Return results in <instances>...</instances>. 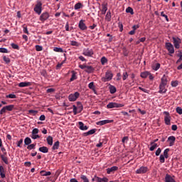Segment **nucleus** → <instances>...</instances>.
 <instances>
[{
	"label": "nucleus",
	"instance_id": "3",
	"mask_svg": "<svg viewBox=\"0 0 182 182\" xmlns=\"http://www.w3.org/2000/svg\"><path fill=\"white\" fill-rule=\"evenodd\" d=\"M33 11L37 14V15H41L42 14V2L38 1L36 4Z\"/></svg>",
	"mask_w": 182,
	"mask_h": 182
},
{
	"label": "nucleus",
	"instance_id": "50",
	"mask_svg": "<svg viewBox=\"0 0 182 182\" xmlns=\"http://www.w3.org/2000/svg\"><path fill=\"white\" fill-rule=\"evenodd\" d=\"M40 137L41 136L38 134H31V139H33V140H36V139H39Z\"/></svg>",
	"mask_w": 182,
	"mask_h": 182
},
{
	"label": "nucleus",
	"instance_id": "45",
	"mask_svg": "<svg viewBox=\"0 0 182 182\" xmlns=\"http://www.w3.org/2000/svg\"><path fill=\"white\" fill-rule=\"evenodd\" d=\"M36 50H37V52H41V51L43 50V47H42V46L36 45Z\"/></svg>",
	"mask_w": 182,
	"mask_h": 182
},
{
	"label": "nucleus",
	"instance_id": "6",
	"mask_svg": "<svg viewBox=\"0 0 182 182\" xmlns=\"http://www.w3.org/2000/svg\"><path fill=\"white\" fill-rule=\"evenodd\" d=\"M124 107V105L119 104V103H117V102H109L107 105V109H114V107L119 108V107Z\"/></svg>",
	"mask_w": 182,
	"mask_h": 182
},
{
	"label": "nucleus",
	"instance_id": "56",
	"mask_svg": "<svg viewBox=\"0 0 182 182\" xmlns=\"http://www.w3.org/2000/svg\"><path fill=\"white\" fill-rule=\"evenodd\" d=\"M127 77H129V74H127V72L124 73L122 80H126V79H127Z\"/></svg>",
	"mask_w": 182,
	"mask_h": 182
},
{
	"label": "nucleus",
	"instance_id": "11",
	"mask_svg": "<svg viewBox=\"0 0 182 182\" xmlns=\"http://www.w3.org/2000/svg\"><path fill=\"white\" fill-rule=\"evenodd\" d=\"M108 123H113V119H105L96 122L97 126H105V124H108Z\"/></svg>",
	"mask_w": 182,
	"mask_h": 182
},
{
	"label": "nucleus",
	"instance_id": "55",
	"mask_svg": "<svg viewBox=\"0 0 182 182\" xmlns=\"http://www.w3.org/2000/svg\"><path fill=\"white\" fill-rule=\"evenodd\" d=\"M161 16H163L164 18H165L166 21L168 22V17L167 16V15L164 14V11L161 12Z\"/></svg>",
	"mask_w": 182,
	"mask_h": 182
},
{
	"label": "nucleus",
	"instance_id": "27",
	"mask_svg": "<svg viewBox=\"0 0 182 182\" xmlns=\"http://www.w3.org/2000/svg\"><path fill=\"white\" fill-rule=\"evenodd\" d=\"M105 19L106 21H107L108 22H110L111 19H112V13L110 12V11H108L106 16H105Z\"/></svg>",
	"mask_w": 182,
	"mask_h": 182
},
{
	"label": "nucleus",
	"instance_id": "47",
	"mask_svg": "<svg viewBox=\"0 0 182 182\" xmlns=\"http://www.w3.org/2000/svg\"><path fill=\"white\" fill-rule=\"evenodd\" d=\"M152 68L154 70H159L160 69V63L155 64Z\"/></svg>",
	"mask_w": 182,
	"mask_h": 182
},
{
	"label": "nucleus",
	"instance_id": "33",
	"mask_svg": "<svg viewBox=\"0 0 182 182\" xmlns=\"http://www.w3.org/2000/svg\"><path fill=\"white\" fill-rule=\"evenodd\" d=\"M116 91H117L116 87H114L113 85L109 86V92H110L111 95L116 93Z\"/></svg>",
	"mask_w": 182,
	"mask_h": 182
},
{
	"label": "nucleus",
	"instance_id": "41",
	"mask_svg": "<svg viewBox=\"0 0 182 182\" xmlns=\"http://www.w3.org/2000/svg\"><path fill=\"white\" fill-rule=\"evenodd\" d=\"M5 107L7 109V112H12L14 110V105H12L5 106Z\"/></svg>",
	"mask_w": 182,
	"mask_h": 182
},
{
	"label": "nucleus",
	"instance_id": "40",
	"mask_svg": "<svg viewBox=\"0 0 182 182\" xmlns=\"http://www.w3.org/2000/svg\"><path fill=\"white\" fill-rule=\"evenodd\" d=\"M168 151H170V149H166L164 151V156H165V159H167L168 157Z\"/></svg>",
	"mask_w": 182,
	"mask_h": 182
},
{
	"label": "nucleus",
	"instance_id": "43",
	"mask_svg": "<svg viewBox=\"0 0 182 182\" xmlns=\"http://www.w3.org/2000/svg\"><path fill=\"white\" fill-rule=\"evenodd\" d=\"M0 53H9V50L5 48H0Z\"/></svg>",
	"mask_w": 182,
	"mask_h": 182
},
{
	"label": "nucleus",
	"instance_id": "58",
	"mask_svg": "<svg viewBox=\"0 0 182 182\" xmlns=\"http://www.w3.org/2000/svg\"><path fill=\"white\" fill-rule=\"evenodd\" d=\"M176 113H178V114H182V109L181 107H176Z\"/></svg>",
	"mask_w": 182,
	"mask_h": 182
},
{
	"label": "nucleus",
	"instance_id": "37",
	"mask_svg": "<svg viewBox=\"0 0 182 182\" xmlns=\"http://www.w3.org/2000/svg\"><path fill=\"white\" fill-rule=\"evenodd\" d=\"M59 141H57L56 142L54 143L53 146V150H58V149H59Z\"/></svg>",
	"mask_w": 182,
	"mask_h": 182
},
{
	"label": "nucleus",
	"instance_id": "34",
	"mask_svg": "<svg viewBox=\"0 0 182 182\" xmlns=\"http://www.w3.org/2000/svg\"><path fill=\"white\" fill-rule=\"evenodd\" d=\"M97 178V182H108L109 181V178H107V177H104V178Z\"/></svg>",
	"mask_w": 182,
	"mask_h": 182
},
{
	"label": "nucleus",
	"instance_id": "5",
	"mask_svg": "<svg viewBox=\"0 0 182 182\" xmlns=\"http://www.w3.org/2000/svg\"><path fill=\"white\" fill-rule=\"evenodd\" d=\"M78 106L77 107L76 105H73V113L75 115L77 114V113H80V112H82V110H83V105H82V104L80 102H78Z\"/></svg>",
	"mask_w": 182,
	"mask_h": 182
},
{
	"label": "nucleus",
	"instance_id": "15",
	"mask_svg": "<svg viewBox=\"0 0 182 182\" xmlns=\"http://www.w3.org/2000/svg\"><path fill=\"white\" fill-rule=\"evenodd\" d=\"M119 170V167L117 166H112L111 168H107V174H111V173H114V171H117Z\"/></svg>",
	"mask_w": 182,
	"mask_h": 182
},
{
	"label": "nucleus",
	"instance_id": "60",
	"mask_svg": "<svg viewBox=\"0 0 182 182\" xmlns=\"http://www.w3.org/2000/svg\"><path fill=\"white\" fill-rule=\"evenodd\" d=\"M178 56L179 57V59L176 61V63H180V62L182 60V53L181 52Z\"/></svg>",
	"mask_w": 182,
	"mask_h": 182
},
{
	"label": "nucleus",
	"instance_id": "9",
	"mask_svg": "<svg viewBox=\"0 0 182 182\" xmlns=\"http://www.w3.org/2000/svg\"><path fill=\"white\" fill-rule=\"evenodd\" d=\"M173 45L176 48V49H180V43H181V39L179 38H175L173 37Z\"/></svg>",
	"mask_w": 182,
	"mask_h": 182
},
{
	"label": "nucleus",
	"instance_id": "57",
	"mask_svg": "<svg viewBox=\"0 0 182 182\" xmlns=\"http://www.w3.org/2000/svg\"><path fill=\"white\" fill-rule=\"evenodd\" d=\"M11 48H13V49H19V46H18V44H15V43H11Z\"/></svg>",
	"mask_w": 182,
	"mask_h": 182
},
{
	"label": "nucleus",
	"instance_id": "23",
	"mask_svg": "<svg viewBox=\"0 0 182 182\" xmlns=\"http://www.w3.org/2000/svg\"><path fill=\"white\" fill-rule=\"evenodd\" d=\"M157 149V144L151 142V147L149 148L150 151H154Z\"/></svg>",
	"mask_w": 182,
	"mask_h": 182
},
{
	"label": "nucleus",
	"instance_id": "62",
	"mask_svg": "<svg viewBox=\"0 0 182 182\" xmlns=\"http://www.w3.org/2000/svg\"><path fill=\"white\" fill-rule=\"evenodd\" d=\"M23 143V139H21L17 143V147H22L21 144Z\"/></svg>",
	"mask_w": 182,
	"mask_h": 182
},
{
	"label": "nucleus",
	"instance_id": "39",
	"mask_svg": "<svg viewBox=\"0 0 182 182\" xmlns=\"http://www.w3.org/2000/svg\"><path fill=\"white\" fill-rule=\"evenodd\" d=\"M127 14H131V15H133L134 12L133 11V9L132 7H128L126 9Z\"/></svg>",
	"mask_w": 182,
	"mask_h": 182
},
{
	"label": "nucleus",
	"instance_id": "22",
	"mask_svg": "<svg viewBox=\"0 0 182 182\" xmlns=\"http://www.w3.org/2000/svg\"><path fill=\"white\" fill-rule=\"evenodd\" d=\"M88 87H89V89H91V90H92L94 92V93H96V88L95 87V82H90V84L88 85Z\"/></svg>",
	"mask_w": 182,
	"mask_h": 182
},
{
	"label": "nucleus",
	"instance_id": "25",
	"mask_svg": "<svg viewBox=\"0 0 182 182\" xmlns=\"http://www.w3.org/2000/svg\"><path fill=\"white\" fill-rule=\"evenodd\" d=\"M38 150L41 153H48V151H49V149H48L46 146H41L38 149Z\"/></svg>",
	"mask_w": 182,
	"mask_h": 182
},
{
	"label": "nucleus",
	"instance_id": "48",
	"mask_svg": "<svg viewBox=\"0 0 182 182\" xmlns=\"http://www.w3.org/2000/svg\"><path fill=\"white\" fill-rule=\"evenodd\" d=\"M171 85L172 87H177L178 86V81H172Z\"/></svg>",
	"mask_w": 182,
	"mask_h": 182
},
{
	"label": "nucleus",
	"instance_id": "24",
	"mask_svg": "<svg viewBox=\"0 0 182 182\" xmlns=\"http://www.w3.org/2000/svg\"><path fill=\"white\" fill-rule=\"evenodd\" d=\"M161 84L167 85V75H164L161 80Z\"/></svg>",
	"mask_w": 182,
	"mask_h": 182
},
{
	"label": "nucleus",
	"instance_id": "29",
	"mask_svg": "<svg viewBox=\"0 0 182 182\" xmlns=\"http://www.w3.org/2000/svg\"><path fill=\"white\" fill-rule=\"evenodd\" d=\"M85 72L87 73H92V72H93V70H95V69H93V67L92 66H89V65H87V67L85 68Z\"/></svg>",
	"mask_w": 182,
	"mask_h": 182
},
{
	"label": "nucleus",
	"instance_id": "10",
	"mask_svg": "<svg viewBox=\"0 0 182 182\" xmlns=\"http://www.w3.org/2000/svg\"><path fill=\"white\" fill-rule=\"evenodd\" d=\"M82 54L84 56L92 57L93 56V50L89 48L84 49Z\"/></svg>",
	"mask_w": 182,
	"mask_h": 182
},
{
	"label": "nucleus",
	"instance_id": "64",
	"mask_svg": "<svg viewBox=\"0 0 182 182\" xmlns=\"http://www.w3.org/2000/svg\"><path fill=\"white\" fill-rule=\"evenodd\" d=\"M161 149L159 148V149L156 150L155 154H156V156H160V154H161Z\"/></svg>",
	"mask_w": 182,
	"mask_h": 182
},
{
	"label": "nucleus",
	"instance_id": "2",
	"mask_svg": "<svg viewBox=\"0 0 182 182\" xmlns=\"http://www.w3.org/2000/svg\"><path fill=\"white\" fill-rule=\"evenodd\" d=\"M113 79V73L110 70L105 73V76L102 78V82H110Z\"/></svg>",
	"mask_w": 182,
	"mask_h": 182
},
{
	"label": "nucleus",
	"instance_id": "53",
	"mask_svg": "<svg viewBox=\"0 0 182 182\" xmlns=\"http://www.w3.org/2000/svg\"><path fill=\"white\" fill-rule=\"evenodd\" d=\"M6 97L9 99H16V95H15V94H10L6 95Z\"/></svg>",
	"mask_w": 182,
	"mask_h": 182
},
{
	"label": "nucleus",
	"instance_id": "13",
	"mask_svg": "<svg viewBox=\"0 0 182 182\" xmlns=\"http://www.w3.org/2000/svg\"><path fill=\"white\" fill-rule=\"evenodd\" d=\"M78 26L81 31H86V29H87V26H86L85 22H83V20L80 21Z\"/></svg>",
	"mask_w": 182,
	"mask_h": 182
},
{
	"label": "nucleus",
	"instance_id": "51",
	"mask_svg": "<svg viewBox=\"0 0 182 182\" xmlns=\"http://www.w3.org/2000/svg\"><path fill=\"white\" fill-rule=\"evenodd\" d=\"M96 133V129H90L87 132V136H90V134H95Z\"/></svg>",
	"mask_w": 182,
	"mask_h": 182
},
{
	"label": "nucleus",
	"instance_id": "20",
	"mask_svg": "<svg viewBox=\"0 0 182 182\" xmlns=\"http://www.w3.org/2000/svg\"><path fill=\"white\" fill-rule=\"evenodd\" d=\"M165 182H176V180L171 176L166 174L165 176Z\"/></svg>",
	"mask_w": 182,
	"mask_h": 182
},
{
	"label": "nucleus",
	"instance_id": "17",
	"mask_svg": "<svg viewBox=\"0 0 182 182\" xmlns=\"http://www.w3.org/2000/svg\"><path fill=\"white\" fill-rule=\"evenodd\" d=\"M102 15L106 14V12H107V3H102Z\"/></svg>",
	"mask_w": 182,
	"mask_h": 182
},
{
	"label": "nucleus",
	"instance_id": "12",
	"mask_svg": "<svg viewBox=\"0 0 182 182\" xmlns=\"http://www.w3.org/2000/svg\"><path fill=\"white\" fill-rule=\"evenodd\" d=\"M166 84H160L159 85V93H166L167 92V89H166Z\"/></svg>",
	"mask_w": 182,
	"mask_h": 182
},
{
	"label": "nucleus",
	"instance_id": "54",
	"mask_svg": "<svg viewBox=\"0 0 182 182\" xmlns=\"http://www.w3.org/2000/svg\"><path fill=\"white\" fill-rule=\"evenodd\" d=\"M166 157L163 156V154L160 155L159 160L160 163H164L166 161Z\"/></svg>",
	"mask_w": 182,
	"mask_h": 182
},
{
	"label": "nucleus",
	"instance_id": "18",
	"mask_svg": "<svg viewBox=\"0 0 182 182\" xmlns=\"http://www.w3.org/2000/svg\"><path fill=\"white\" fill-rule=\"evenodd\" d=\"M164 114H166V116L164 118V122L167 126L170 124V116H168V112H164Z\"/></svg>",
	"mask_w": 182,
	"mask_h": 182
},
{
	"label": "nucleus",
	"instance_id": "44",
	"mask_svg": "<svg viewBox=\"0 0 182 182\" xmlns=\"http://www.w3.org/2000/svg\"><path fill=\"white\" fill-rule=\"evenodd\" d=\"M36 146V144H31L28 145L27 149L28 150H33L35 149V146Z\"/></svg>",
	"mask_w": 182,
	"mask_h": 182
},
{
	"label": "nucleus",
	"instance_id": "4",
	"mask_svg": "<svg viewBox=\"0 0 182 182\" xmlns=\"http://www.w3.org/2000/svg\"><path fill=\"white\" fill-rule=\"evenodd\" d=\"M165 48L167 49L170 56L174 53V46L173 44H171V43H166Z\"/></svg>",
	"mask_w": 182,
	"mask_h": 182
},
{
	"label": "nucleus",
	"instance_id": "32",
	"mask_svg": "<svg viewBox=\"0 0 182 182\" xmlns=\"http://www.w3.org/2000/svg\"><path fill=\"white\" fill-rule=\"evenodd\" d=\"M149 75L150 73L149 71H145L141 73V77L146 79V77H147Z\"/></svg>",
	"mask_w": 182,
	"mask_h": 182
},
{
	"label": "nucleus",
	"instance_id": "31",
	"mask_svg": "<svg viewBox=\"0 0 182 182\" xmlns=\"http://www.w3.org/2000/svg\"><path fill=\"white\" fill-rule=\"evenodd\" d=\"M40 174H41V176H50L52 173L50 171H41L40 172Z\"/></svg>",
	"mask_w": 182,
	"mask_h": 182
},
{
	"label": "nucleus",
	"instance_id": "26",
	"mask_svg": "<svg viewBox=\"0 0 182 182\" xmlns=\"http://www.w3.org/2000/svg\"><path fill=\"white\" fill-rule=\"evenodd\" d=\"M47 143L49 144V146H52L53 144V137L48 136L47 137Z\"/></svg>",
	"mask_w": 182,
	"mask_h": 182
},
{
	"label": "nucleus",
	"instance_id": "7",
	"mask_svg": "<svg viewBox=\"0 0 182 182\" xmlns=\"http://www.w3.org/2000/svg\"><path fill=\"white\" fill-rule=\"evenodd\" d=\"M149 171V168L147 166H141L136 171V174H146Z\"/></svg>",
	"mask_w": 182,
	"mask_h": 182
},
{
	"label": "nucleus",
	"instance_id": "61",
	"mask_svg": "<svg viewBox=\"0 0 182 182\" xmlns=\"http://www.w3.org/2000/svg\"><path fill=\"white\" fill-rule=\"evenodd\" d=\"M28 113L31 114H33L35 116V114H36L38 113V111L36 110H33V109H30L28 111Z\"/></svg>",
	"mask_w": 182,
	"mask_h": 182
},
{
	"label": "nucleus",
	"instance_id": "8",
	"mask_svg": "<svg viewBox=\"0 0 182 182\" xmlns=\"http://www.w3.org/2000/svg\"><path fill=\"white\" fill-rule=\"evenodd\" d=\"M50 16L49 15V13L47 12V11H45L43 12L41 16H40V18H39V20L41 21V22H45V21H48V19H49V17Z\"/></svg>",
	"mask_w": 182,
	"mask_h": 182
},
{
	"label": "nucleus",
	"instance_id": "59",
	"mask_svg": "<svg viewBox=\"0 0 182 182\" xmlns=\"http://www.w3.org/2000/svg\"><path fill=\"white\" fill-rule=\"evenodd\" d=\"M79 43H77V41H71V46H79Z\"/></svg>",
	"mask_w": 182,
	"mask_h": 182
},
{
	"label": "nucleus",
	"instance_id": "30",
	"mask_svg": "<svg viewBox=\"0 0 182 182\" xmlns=\"http://www.w3.org/2000/svg\"><path fill=\"white\" fill-rule=\"evenodd\" d=\"M31 143H32V139H31V138L26 137L24 139V144H25V146H29V144H31Z\"/></svg>",
	"mask_w": 182,
	"mask_h": 182
},
{
	"label": "nucleus",
	"instance_id": "19",
	"mask_svg": "<svg viewBox=\"0 0 182 182\" xmlns=\"http://www.w3.org/2000/svg\"><path fill=\"white\" fill-rule=\"evenodd\" d=\"M78 124H79V129L80 130H87L89 129V127L86 125H85V124H83V122H78Z\"/></svg>",
	"mask_w": 182,
	"mask_h": 182
},
{
	"label": "nucleus",
	"instance_id": "28",
	"mask_svg": "<svg viewBox=\"0 0 182 182\" xmlns=\"http://www.w3.org/2000/svg\"><path fill=\"white\" fill-rule=\"evenodd\" d=\"M82 8H83V4H82V3H77L74 6V9H75V11H77V9H82Z\"/></svg>",
	"mask_w": 182,
	"mask_h": 182
},
{
	"label": "nucleus",
	"instance_id": "52",
	"mask_svg": "<svg viewBox=\"0 0 182 182\" xmlns=\"http://www.w3.org/2000/svg\"><path fill=\"white\" fill-rule=\"evenodd\" d=\"M8 112V109H6V107H4L1 110H0V114H4V113H6Z\"/></svg>",
	"mask_w": 182,
	"mask_h": 182
},
{
	"label": "nucleus",
	"instance_id": "35",
	"mask_svg": "<svg viewBox=\"0 0 182 182\" xmlns=\"http://www.w3.org/2000/svg\"><path fill=\"white\" fill-rule=\"evenodd\" d=\"M3 60L6 63V65L11 63V59L6 55L3 56Z\"/></svg>",
	"mask_w": 182,
	"mask_h": 182
},
{
	"label": "nucleus",
	"instance_id": "16",
	"mask_svg": "<svg viewBox=\"0 0 182 182\" xmlns=\"http://www.w3.org/2000/svg\"><path fill=\"white\" fill-rule=\"evenodd\" d=\"M32 82H21L18 84L19 87H28V86H31Z\"/></svg>",
	"mask_w": 182,
	"mask_h": 182
},
{
	"label": "nucleus",
	"instance_id": "46",
	"mask_svg": "<svg viewBox=\"0 0 182 182\" xmlns=\"http://www.w3.org/2000/svg\"><path fill=\"white\" fill-rule=\"evenodd\" d=\"M80 178H81V180L83 181V182H89V179L87 178V177L85 175H81Z\"/></svg>",
	"mask_w": 182,
	"mask_h": 182
},
{
	"label": "nucleus",
	"instance_id": "1",
	"mask_svg": "<svg viewBox=\"0 0 182 182\" xmlns=\"http://www.w3.org/2000/svg\"><path fill=\"white\" fill-rule=\"evenodd\" d=\"M80 97V93H79V92H75V93H71L68 95V100L69 102H76Z\"/></svg>",
	"mask_w": 182,
	"mask_h": 182
},
{
	"label": "nucleus",
	"instance_id": "42",
	"mask_svg": "<svg viewBox=\"0 0 182 182\" xmlns=\"http://www.w3.org/2000/svg\"><path fill=\"white\" fill-rule=\"evenodd\" d=\"M54 52H59L60 53H63V49H62V48H58V47H55L53 48Z\"/></svg>",
	"mask_w": 182,
	"mask_h": 182
},
{
	"label": "nucleus",
	"instance_id": "14",
	"mask_svg": "<svg viewBox=\"0 0 182 182\" xmlns=\"http://www.w3.org/2000/svg\"><path fill=\"white\" fill-rule=\"evenodd\" d=\"M168 141L169 142L170 147H171L172 146H174V143L176 142V136H168Z\"/></svg>",
	"mask_w": 182,
	"mask_h": 182
},
{
	"label": "nucleus",
	"instance_id": "63",
	"mask_svg": "<svg viewBox=\"0 0 182 182\" xmlns=\"http://www.w3.org/2000/svg\"><path fill=\"white\" fill-rule=\"evenodd\" d=\"M38 133H39V129H38V128L33 129L32 134H38Z\"/></svg>",
	"mask_w": 182,
	"mask_h": 182
},
{
	"label": "nucleus",
	"instance_id": "38",
	"mask_svg": "<svg viewBox=\"0 0 182 182\" xmlns=\"http://www.w3.org/2000/svg\"><path fill=\"white\" fill-rule=\"evenodd\" d=\"M1 159L5 163V164H9V162L8 161V158L5 156V155H1Z\"/></svg>",
	"mask_w": 182,
	"mask_h": 182
},
{
	"label": "nucleus",
	"instance_id": "49",
	"mask_svg": "<svg viewBox=\"0 0 182 182\" xmlns=\"http://www.w3.org/2000/svg\"><path fill=\"white\" fill-rule=\"evenodd\" d=\"M101 63H102V65H105V64L107 63V58H106V57H102L101 58Z\"/></svg>",
	"mask_w": 182,
	"mask_h": 182
},
{
	"label": "nucleus",
	"instance_id": "36",
	"mask_svg": "<svg viewBox=\"0 0 182 182\" xmlns=\"http://www.w3.org/2000/svg\"><path fill=\"white\" fill-rule=\"evenodd\" d=\"M77 79V77L76 76V73L75 71L73 72L72 77L70 79V82H73V80H76Z\"/></svg>",
	"mask_w": 182,
	"mask_h": 182
},
{
	"label": "nucleus",
	"instance_id": "21",
	"mask_svg": "<svg viewBox=\"0 0 182 182\" xmlns=\"http://www.w3.org/2000/svg\"><path fill=\"white\" fill-rule=\"evenodd\" d=\"M0 176L1 178H5V168H4V166H0Z\"/></svg>",
	"mask_w": 182,
	"mask_h": 182
}]
</instances>
